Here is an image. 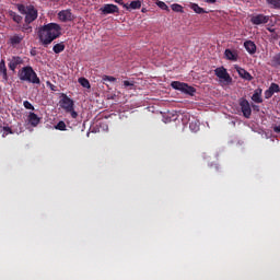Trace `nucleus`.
<instances>
[{"instance_id":"f257e3e1","label":"nucleus","mask_w":280,"mask_h":280,"mask_svg":"<svg viewBox=\"0 0 280 280\" xmlns=\"http://www.w3.org/2000/svg\"><path fill=\"white\" fill-rule=\"evenodd\" d=\"M61 30L59 24L57 23H49L42 26L38 31V37L40 43L47 47V45H51L56 38H60Z\"/></svg>"},{"instance_id":"f03ea898","label":"nucleus","mask_w":280,"mask_h":280,"mask_svg":"<svg viewBox=\"0 0 280 280\" xmlns=\"http://www.w3.org/2000/svg\"><path fill=\"white\" fill-rule=\"evenodd\" d=\"M19 79L22 82H30L31 84H40V78H38V74H36V71H34V68H32V66L23 67L19 71Z\"/></svg>"},{"instance_id":"7ed1b4c3","label":"nucleus","mask_w":280,"mask_h":280,"mask_svg":"<svg viewBox=\"0 0 280 280\" xmlns=\"http://www.w3.org/2000/svg\"><path fill=\"white\" fill-rule=\"evenodd\" d=\"M59 106L65 110L66 113H69L72 117V119H78V112H75V103L71 97H69L67 94H61V98L59 101Z\"/></svg>"},{"instance_id":"20e7f679","label":"nucleus","mask_w":280,"mask_h":280,"mask_svg":"<svg viewBox=\"0 0 280 280\" xmlns=\"http://www.w3.org/2000/svg\"><path fill=\"white\" fill-rule=\"evenodd\" d=\"M171 86L175 91H180L182 93H185L186 95H190L191 97H194V95H196V88H194L187 83H183L179 81H173L171 83Z\"/></svg>"},{"instance_id":"39448f33","label":"nucleus","mask_w":280,"mask_h":280,"mask_svg":"<svg viewBox=\"0 0 280 280\" xmlns=\"http://www.w3.org/2000/svg\"><path fill=\"white\" fill-rule=\"evenodd\" d=\"M238 105L243 113V117H245V119H250V115H253V109L250 108V103L248 102V100H246L245 97H241L238 100Z\"/></svg>"},{"instance_id":"423d86ee","label":"nucleus","mask_w":280,"mask_h":280,"mask_svg":"<svg viewBox=\"0 0 280 280\" xmlns=\"http://www.w3.org/2000/svg\"><path fill=\"white\" fill-rule=\"evenodd\" d=\"M214 75L219 78L220 80H223L226 82V84H231L233 82V78H231V74L226 71V68L224 67H219L214 70Z\"/></svg>"},{"instance_id":"0eeeda50","label":"nucleus","mask_w":280,"mask_h":280,"mask_svg":"<svg viewBox=\"0 0 280 280\" xmlns=\"http://www.w3.org/2000/svg\"><path fill=\"white\" fill-rule=\"evenodd\" d=\"M270 21V15H264L262 13L253 14L250 16L252 25H266Z\"/></svg>"},{"instance_id":"6e6552de","label":"nucleus","mask_w":280,"mask_h":280,"mask_svg":"<svg viewBox=\"0 0 280 280\" xmlns=\"http://www.w3.org/2000/svg\"><path fill=\"white\" fill-rule=\"evenodd\" d=\"M36 19H38V10H36V8H34V5H30L27 7V11L25 14V23H34V21H36Z\"/></svg>"},{"instance_id":"1a4fd4ad","label":"nucleus","mask_w":280,"mask_h":280,"mask_svg":"<svg viewBox=\"0 0 280 280\" xmlns=\"http://www.w3.org/2000/svg\"><path fill=\"white\" fill-rule=\"evenodd\" d=\"M58 19L61 23H68V21H73V13L70 9L62 10L58 13Z\"/></svg>"},{"instance_id":"9d476101","label":"nucleus","mask_w":280,"mask_h":280,"mask_svg":"<svg viewBox=\"0 0 280 280\" xmlns=\"http://www.w3.org/2000/svg\"><path fill=\"white\" fill-rule=\"evenodd\" d=\"M102 14H117L119 13V7L116 4H104L103 8H101Z\"/></svg>"},{"instance_id":"9b49d317","label":"nucleus","mask_w":280,"mask_h":280,"mask_svg":"<svg viewBox=\"0 0 280 280\" xmlns=\"http://www.w3.org/2000/svg\"><path fill=\"white\" fill-rule=\"evenodd\" d=\"M244 48L246 49L247 54H249V56L257 54V45L253 40L244 42Z\"/></svg>"},{"instance_id":"f8f14e48","label":"nucleus","mask_w":280,"mask_h":280,"mask_svg":"<svg viewBox=\"0 0 280 280\" xmlns=\"http://www.w3.org/2000/svg\"><path fill=\"white\" fill-rule=\"evenodd\" d=\"M236 72L238 73L240 78H242L243 80H247V82H250L253 80V75L249 74L248 71H246V69L240 67V66H235Z\"/></svg>"},{"instance_id":"ddd939ff","label":"nucleus","mask_w":280,"mask_h":280,"mask_svg":"<svg viewBox=\"0 0 280 280\" xmlns=\"http://www.w3.org/2000/svg\"><path fill=\"white\" fill-rule=\"evenodd\" d=\"M19 65H23V58L21 57H12V59L9 62V69L11 71H15Z\"/></svg>"},{"instance_id":"4468645a","label":"nucleus","mask_w":280,"mask_h":280,"mask_svg":"<svg viewBox=\"0 0 280 280\" xmlns=\"http://www.w3.org/2000/svg\"><path fill=\"white\" fill-rule=\"evenodd\" d=\"M24 38L25 37L22 34H15L10 37V44L12 47H16V45H21V43H23Z\"/></svg>"},{"instance_id":"2eb2a0df","label":"nucleus","mask_w":280,"mask_h":280,"mask_svg":"<svg viewBox=\"0 0 280 280\" xmlns=\"http://www.w3.org/2000/svg\"><path fill=\"white\" fill-rule=\"evenodd\" d=\"M28 122L31 124V126L36 128V126L40 124V117H38V115H36L35 113L31 112L28 114Z\"/></svg>"},{"instance_id":"dca6fc26","label":"nucleus","mask_w":280,"mask_h":280,"mask_svg":"<svg viewBox=\"0 0 280 280\" xmlns=\"http://www.w3.org/2000/svg\"><path fill=\"white\" fill-rule=\"evenodd\" d=\"M224 56L226 58V60H232V62H237V52L231 50V49H225L224 51Z\"/></svg>"},{"instance_id":"f3484780","label":"nucleus","mask_w":280,"mask_h":280,"mask_svg":"<svg viewBox=\"0 0 280 280\" xmlns=\"http://www.w3.org/2000/svg\"><path fill=\"white\" fill-rule=\"evenodd\" d=\"M253 102L256 104H261L264 102V98H261V89L255 90L253 96H252Z\"/></svg>"},{"instance_id":"a211bd4d","label":"nucleus","mask_w":280,"mask_h":280,"mask_svg":"<svg viewBox=\"0 0 280 280\" xmlns=\"http://www.w3.org/2000/svg\"><path fill=\"white\" fill-rule=\"evenodd\" d=\"M0 75H2L3 80H8V68L3 59L0 61Z\"/></svg>"},{"instance_id":"6ab92c4d","label":"nucleus","mask_w":280,"mask_h":280,"mask_svg":"<svg viewBox=\"0 0 280 280\" xmlns=\"http://www.w3.org/2000/svg\"><path fill=\"white\" fill-rule=\"evenodd\" d=\"M270 66L277 69V67H280V52L276 54L271 60H270Z\"/></svg>"},{"instance_id":"aec40b11","label":"nucleus","mask_w":280,"mask_h":280,"mask_svg":"<svg viewBox=\"0 0 280 280\" xmlns=\"http://www.w3.org/2000/svg\"><path fill=\"white\" fill-rule=\"evenodd\" d=\"M9 16L14 21V23H21V21H23V16L19 15L14 11H9Z\"/></svg>"},{"instance_id":"412c9836","label":"nucleus","mask_w":280,"mask_h":280,"mask_svg":"<svg viewBox=\"0 0 280 280\" xmlns=\"http://www.w3.org/2000/svg\"><path fill=\"white\" fill-rule=\"evenodd\" d=\"M52 51L55 54H62V51H65V43H59V44H56L54 47H52Z\"/></svg>"},{"instance_id":"4be33fe9","label":"nucleus","mask_w":280,"mask_h":280,"mask_svg":"<svg viewBox=\"0 0 280 280\" xmlns=\"http://www.w3.org/2000/svg\"><path fill=\"white\" fill-rule=\"evenodd\" d=\"M190 8L194 10V12H196V14H207V11H205L200 5L196 3H192Z\"/></svg>"},{"instance_id":"5701e85b","label":"nucleus","mask_w":280,"mask_h":280,"mask_svg":"<svg viewBox=\"0 0 280 280\" xmlns=\"http://www.w3.org/2000/svg\"><path fill=\"white\" fill-rule=\"evenodd\" d=\"M79 84H81L83 89H91V82H89V79L84 77L79 78Z\"/></svg>"},{"instance_id":"b1692460","label":"nucleus","mask_w":280,"mask_h":280,"mask_svg":"<svg viewBox=\"0 0 280 280\" xmlns=\"http://www.w3.org/2000/svg\"><path fill=\"white\" fill-rule=\"evenodd\" d=\"M189 128L192 132H198L200 130V121L195 120L189 122Z\"/></svg>"},{"instance_id":"393cba45","label":"nucleus","mask_w":280,"mask_h":280,"mask_svg":"<svg viewBox=\"0 0 280 280\" xmlns=\"http://www.w3.org/2000/svg\"><path fill=\"white\" fill-rule=\"evenodd\" d=\"M268 5L275 10H280V0H267Z\"/></svg>"},{"instance_id":"a878e982","label":"nucleus","mask_w":280,"mask_h":280,"mask_svg":"<svg viewBox=\"0 0 280 280\" xmlns=\"http://www.w3.org/2000/svg\"><path fill=\"white\" fill-rule=\"evenodd\" d=\"M129 8H131V10H139L141 8V1L139 0L131 1L129 4Z\"/></svg>"},{"instance_id":"bb28decb","label":"nucleus","mask_w":280,"mask_h":280,"mask_svg":"<svg viewBox=\"0 0 280 280\" xmlns=\"http://www.w3.org/2000/svg\"><path fill=\"white\" fill-rule=\"evenodd\" d=\"M56 130H61L65 131L67 130V124H65V121L60 120L56 126H55Z\"/></svg>"},{"instance_id":"cd10ccee","label":"nucleus","mask_w":280,"mask_h":280,"mask_svg":"<svg viewBox=\"0 0 280 280\" xmlns=\"http://www.w3.org/2000/svg\"><path fill=\"white\" fill-rule=\"evenodd\" d=\"M171 8H172L173 12H182V13L184 12L183 11V5H180L178 3L172 4Z\"/></svg>"},{"instance_id":"c85d7f7f","label":"nucleus","mask_w":280,"mask_h":280,"mask_svg":"<svg viewBox=\"0 0 280 280\" xmlns=\"http://www.w3.org/2000/svg\"><path fill=\"white\" fill-rule=\"evenodd\" d=\"M269 90H271L273 93H280V88L277 83H271Z\"/></svg>"},{"instance_id":"c756f323","label":"nucleus","mask_w":280,"mask_h":280,"mask_svg":"<svg viewBox=\"0 0 280 280\" xmlns=\"http://www.w3.org/2000/svg\"><path fill=\"white\" fill-rule=\"evenodd\" d=\"M156 5L161 8V10H166V12H170V7L163 1H158Z\"/></svg>"},{"instance_id":"7c9ffc66","label":"nucleus","mask_w":280,"mask_h":280,"mask_svg":"<svg viewBox=\"0 0 280 280\" xmlns=\"http://www.w3.org/2000/svg\"><path fill=\"white\" fill-rule=\"evenodd\" d=\"M103 82H117V78L110 75H103Z\"/></svg>"},{"instance_id":"2f4dec72","label":"nucleus","mask_w":280,"mask_h":280,"mask_svg":"<svg viewBox=\"0 0 280 280\" xmlns=\"http://www.w3.org/2000/svg\"><path fill=\"white\" fill-rule=\"evenodd\" d=\"M23 106H24V108H26V110H34V105H32V103H30V101H24Z\"/></svg>"},{"instance_id":"473e14b6","label":"nucleus","mask_w":280,"mask_h":280,"mask_svg":"<svg viewBox=\"0 0 280 280\" xmlns=\"http://www.w3.org/2000/svg\"><path fill=\"white\" fill-rule=\"evenodd\" d=\"M18 10H19L20 14H26L27 13V7H25L24 4H19Z\"/></svg>"},{"instance_id":"72a5a7b5","label":"nucleus","mask_w":280,"mask_h":280,"mask_svg":"<svg viewBox=\"0 0 280 280\" xmlns=\"http://www.w3.org/2000/svg\"><path fill=\"white\" fill-rule=\"evenodd\" d=\"M275 95V92L270 90V88L265 92L266 100H270Z\"/></svg>"},{"instance_id":"f704fd0d","label":"nucleus","mask_w":280,"mask_h":280,"mask_svg":"<svg viewBox=\"0 0 280 280\" xmlns=\"http://www.w3.org/2000/svg\"><path fill=\"white\" fill-rule=\"evenodd\" d=\"M3 130H4V132H3L2 137H8V135H12V128L3 127Z\"/></svg>"},{"instance_id":"c9c22d12","label":"nucleus","mask_w":280,"mask_h":280,"mask_svg":"<svg viewBox=\"0 0 280 280\" xmlns=\"http://www.w3.org/2000/svg\"><path fill=\"white\" fill-rule=\"evenodd\" d=\"M122 84L125 89H128V86L129 89H132V86H135V82H130V81H124Z\"/></svg>"},{"instance_id":"e433bc0d","label":"nucleus","mask_w":280,"mask_h":280,"mask_svg":"<svg viewBox=\"0 0 280 280\" xmlns=\"http://www.w3.org/2000/svg\"><path fill=\"white\" fill-rule=\"evenodd\" d=\"M115 3H118L119 5H122L124 8H128V4L124 3V0H114Z\"/></svg>"},{"instance_id":"4c0bfd02","label":"nucleus","mask_w":280,"mask_h":280,"mask_svg":"<svg viewBox=\"0 0 280 280\" xmlns=\"http://www.w3.org/2000/svg\"><path fill=\"white\" fill-rule=\"evenodd\" d=\"M273 131L280 135V125L273 127Z\"/></svg>"},{"instance_id":"58836bf2","label":"nucleus","mask_w":280,"mask_h":280,"mask_svg":"<svg viewBox=\"0 0 280 280\" xmlns=\"http://www.w3.org/2000/svg\"><path fill=\"white\" fill-rule=\"evenodd\" d=\"M268 32H270L271 34H275V28L271 27H267Z\"/></svg>"},{"instance_id":"ea45409f","label":"nucleus","mask_w":280,"mask_h":280,"mask_svg":"<svg viewBox=\"0 0 280 280\" xmlns=\"http://www.w3.org/2000/svg\"><path fill=\"white\" fill-rule=\"evenodd\" d=\"M206 3H215V0H205Z\"/></svg>"},{"instance_id":"a19ab883","label":"nucleus","mask_w":280,"mask_h":280,"mask_svg":"<svg viewBox=\"0 0 280 280\" xmlns=\"http://www.w3.org/2000/svg\"><path fill=\"white\" fill-rule=\"evenodd\" d=\"M253 108H254V110L259 112V106L258 105H253Z\"/></svg>"},{"instance_id":"79ce46f5","label":"nucleus","mask_w":280,"mask_h":280,"mask_svg":"<svg viewBox=\"0 0 280 280\" xmlns=\"http://www.w3.org/2000/svg\"><path fill=\"white\" fill-rule=\"evenodd\" d=\"M50 89H51V91H56V85L50 84Z\"/></svg>"},{"instance_id":"37998d69","label":"nucleus","mask_w":280,"mask_h":280,"mask_svg":"<svg viewBox=\"0 0 280 280\" xmlns=\"http://www.w3.org/2000/svg\"><path fill=\"white\" fill-rule=\"evenodd\" d=\"M184 117H185V119H188L189 115H185Z\"/></svg>"},{"instance_id":"c03bdc74","label":"nucleus","mask_w":280,"mask_h":280,"mask_svg":"<svg viewBox=\"0 0 280 280\" xmlns=\"http://www.w3.org/2000/svg\"><path fill=\"white\" fill-rule=\"evenodd\" d=\"M215 170H220V167H219V166H215Z\"/></svg>"}]
</instances>
